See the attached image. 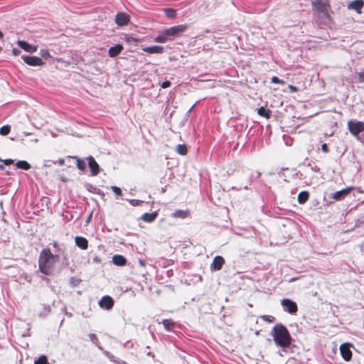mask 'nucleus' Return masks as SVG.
<instances>
[{"mask_svg": "<svg viewBox=\"0 0 364 364\" xmlns=\"http://www.w3.org/2000/svg\"><path fill=\"white\" fill-rule=\"evenodd\" d=\"M60 262L58 255L51 253L49 249L43 250L39 255L38 267L40 271L46 275L54 273Z\"/></svg>", "mask_w": 364, "mask_h": 364, "instance_id": "1", "label": "nucleus"}, {"mask_svg": "<svg viewBox=\"0 0 364 364\" xmlns=\"http://www.w3.org/2000/svg\"><path fill=\"white\" fill-rule=\"evenodd\" d=\"M274 343L282 348H287L291 344V338L287 328L282 324L278 323L274 326L271 333Z\"/></svg>", "mask_w": 364, "mask_h": 364, "instance_id": "2", "label": "nucleus"}, {"mask_svg": "<svg viewBox=\"0 0 364 364\" xmlns=\"http://www.w3.org/2000/svg\"><path fill=\"white\" fill-rule=\"evenodd\" d=\"M312 6L314 11L320 18H329L330 5L328 0H314Z\"/></svg>", "mask_w": 364, "mask_h": 364, "instance_id": "3", "label": "nucleus"}, {"mask_svg": "<svg viewBox=\"0 0 364 364\" xmlns=\"http://www.w3.org/2000/svg\"><path fill=\"white\" fill-rule=\"evenodd\" d=\"M187 28V26L184 24L174 26L166 30H165V35L168 36L169 40H172L173 38L179 36L183 33Z\"/></svg>", "mask_w": 364, "mask_h": 364, "instance_id": "4", "label": "nucleus"}, {"mask_svg": "<svg viewBox=\"0 0 364 364\" xmlns=\"http://www.w3.org/2000/svg\"><path fill=\"white\" fill-rule=\"evenodd\" d=\"M348 129L351 134L358 136L364 131V123L356 120H350L348 122Z\"/></svg>", "mask_w": 364, "mask_h": 364, "instance_id": "5", "label": "nucleus"}, {"mask_svg": "<svg viewBox=\"0 0 364 364\" xmlns=\"http://www.w3.org/2000/svg\"><path fill=\"white\" fill-rule=\"evenodd\" d=\"M281 305L284 310L290 314H296L298 311L296 304L289 299H284L281 301Z\"/></svg>", "mask_w": 364, "mask_h": 364, "instance_id": "6", "label": "nucleus"}, {"mask_svg": "<svg viewBox=\"0 0 364 364\" xmlns=\"http://www.w3.org/2000/svg\"><path fill=\"white\" fill-rule=\"evenodd\" d=\"M354 190L353 186H349L346 188H343L341 191H336L331 194V198L335 200H343L346 196H348L351 191Z\"/></svg>", "mask_w": 364, "mask_h": 364, "instance_id": "7", "label": "nucleus"}, {"mask_svg": "<svg viewBox=\"0 0 364 364\" xmlns=\"http://www.w3.org/2000/svg\"><path fill=\"white\" fill-rule=\"evenodd\" d=\"M22 59L27 65L31 66H43L44 65V62L39 57L23 55Z\"/></svg>", "mask_w": 364, "mask_h": 364, "instance_id": "8", "label": "nucleus"}, {"mask_svg": "<svg viewBox=\"0 0 364 364\" xmlns=\"http://www.w3.org/2000/svg\"><path fill=\"white\" fill-rule=\"evenodd\" d=\"M130 16L124 12H119L115 16L114 21L119 26H124L129 23Z\"/></svg>", "mask_w": 364, "mask_h": 364, "instance_id": "9", "label": "nucleus"}, {"mask_svg": "<svg viewBox=\"0 0 364 364\" xmlns=\"http://www.w3.org/2000/svg\"><path fill=\"white\" fill-rule=\"evenodd\" d=\"M89 168L90 169V173L92 176H97L100 172V166L95 159L90 156L87 158Z\"/></svg>", "mask_w": 364, "mask_h": 364, "instance_id": "10", "label": "nucleus"}, {"mask_svg": "<svg viewBox=\"0 0 364 364\" xmlns=\"http://www.w3.org/2000/svg\"><path fill=\"white\" fill-rule=\"evenodd\" d=\"M340 351L342 358L346 361H349L352 357V352L350 350V344L349 343H343L340 346Z\"/></svg>", "mask_w": 364, "mask_h": 364, "instance_id": "11", "label": "nucleus"}, {"mask_svg": "<svg viewBox=\"0 0 364 364\" xmlns=\"http://www.w3.org/2000/svg\"><path fill=\"white\" fill-rule=\"evenodd\" d=\"M17 44L25 51L28 53H34L37 50V46L28 43L24 41H18Z\"/></svg>", "mask_w": 364, "mask_h": 364, "instance_id": "12", "label": "nucleus"}, {"mask_svg": "<svg viewBox=\"0 0 364 364\" xmlns=\"http://www.w3.org/2000/svg\"><path fill=\"white\" fill-rule=\"evenodd\" d=\"M364 6V1L363 0H355L353 1L350 2L348 4V8L349 9L355 10L358 14L361 13V9Z\"/></svg>", "mask_w": 364, "mask_h": 364, "instance_id": "13", "label": "nucleus"}, {"mask_svg": "<svg viewBox=\"0 0 364 364\" xmlns=\"http://www.w3.org/2000/svg\"><path fill=\"white\" fill-rule=\"evenodd\" d=\"M99 305L102 308H105L106 309H109L113 306V300L110 296H104L99 301Z\"/></svg>", "mask_w": 364, "mask_h": 364, "instance_id": "14", "label": "nucleus"}, {"mask_svg": "<svg viewBox=\"0 0 364 364\" xmlns=\"http://www.w3.org/2000/svg\"><path fill=\"white\" fill-rule=\"evenodd\" d=\"M143 50L146 53H162L164 50V48L160 46H153L143 48Z\"/></svg>", "mask_w": 364, "mask_h": 364, "instance_id": "15", "label": "nucleus"}, {"mask_svg": "<svg viewBox=\"0 0 364 364\" xmlns=\"http://www.w3.org/2000/svg\"><path fill=\"white\" fill-rule=\"evenodd\" d=\"M75 245L82 250H86L88 246L87 239L82 237L77 236L75 238Z\"/></svg>", "mask_w": 364, "mask_h": 364, "instance_id": "16", "label": "nucleus"}, {"mask_svg": "<svg viewBox=\"0 0 364 364\" xmlns=\"http://www.w3.org/2000/svg\"><path fill=\"white\" fill-rule=\"evenodd\" d=\"M224 262L225 260L222 257L217 256L214 258L213 261L212 267L215 270H220L222 268Z\"/></svg>", "mask_w": 364, "mask_h": 364, "instance_id": "17", "label": "nucleus"}, {"mask_svg": "<svg viewBox=\"0 0 364 364\" xmlns=\"http://www.w3.org/2000/svg\"><path fill=\"white\" fill-rule=\"evenodd\" d=\"M122 49L123 46L121 44H117L109 49V55L112 58L115 57L121 53Z\"/></svg>", "mask_w": 364, "mask_h": 364, "instance_id": "18", "label": "nucleus"}, {"mask_svg": "<svg viewBox=\"0 0 364 364\" xmlns=\"http://www.w3.org/2000/svg\"><path fill=\"white\" fill-rule=\"evenodd\" d=\"M112 262L117 266H123L126 264V259L119 255H116L112 257Z\"/></svg>", "mask_w": 364, "mask_h": 364, "instance_id": "19", "label": "nucleus"}, {"mask_svg": "<svg viewBox=\"0 0 364 364\" xmlns=\"http://www.w3.org/2000/svg\"><path fill=\"white\" fill-rule=\"evenodd\" d=\"M157 215H158L157 212H154L151 213H144L141 216V219L145 222L151 223L156 218Z\"/></svg>", "mask_w": 364, "mask_h": 364, "instance_id": "20", "label": "nucleus"}, {"mask_svg": "<svg viewBox=\"0 0 364 364\" xmlns=\"http://www.w3.org/2000/svg\"><path fill=\"white\" fill-rule=\"evenodd\" d=\"M168 41H170L168 36L165 35V31L162 33H161L159 36H157L154 38V41L159 43H164L167 42Z\"/></svg>", "mask_w": 364, "mask_h": 364, "instance_id": "21", "label": "nucleus"}, {"mask_svg": "<svg viewBox=\"0 0 364 364\" xmlns=\"http://www.w3.org/2000/svg\"><path fill=\"white\" fill-rule=\"evenodd\" d=\"M309 193L306 191H302V192L299 193L298 195V202L300 204H303V203H306L309 198Z\"/></svg>", "mask_w": 364, "mask_h": 364, "instance_id": "22", "label": "nucleus"}, {"mask_svg": "<svg viewBox=\"0 0 364 364\" xmlns=\"http://www.w3.org/2000/svg\"><path fill=\"white\" fill-rule=\"evenodd\" d=\"M16 166L18 168L28 170L31 168V165L26 161H18L16 163Z\"/></svg>", "mask_w": 364, "mask_h": 364, "instance_id": "23", "label": "nucleus"}, {"mask_svg": "<svg viewBox=\"0 0 364 364\" xmlns=\"http://www.w3.org/2000/svg\"><path fill=\"white\" fill-rule=\"evenodd\" d=\"M257 113L259 115L264 117L267 119L269 118V117H270V111L269 109H265L263 107H259L258 109Z\"/></svg>", "mask_w": 364, "mask_h": 364, "instance_id": "24", "label": "nucleus"}, {"mask_svg": "<svg viewBox=\"0 0 364 364\" xmlns=\"http://www.w3.org/2000/svg\"><path fill=\"white\" fill-rule=\"evenodd\" d=\"M176 151L181 155H186L187 154V148L184 144H178L176 146Z\"/></svg>", "mask_w": 364, "mask_h": 364, "instance_id": "25", "label": "nucleus"}, {"mask_svg": "<svg viewBox=\"0 0 364 364\" xmlns=\"http://www.w3.org/2000/svg\"><path fill=\"white\" fill-rule=\"evenodd\" d=\"M165 14L170 18H174L176 16V11L173 9H164Z\"/></svg>", "mask_w": 364, "mask_h": 364, "instance_id": "26", "label": "nucleus"}, {"mask_svg": "<svg viewBox=\"0 0 364 364\" xmlns=\"http://www.w3.org/2000/svg\"><path fill=\"white\" fill-rule=\"evenodd\" d=\"M11 131V127L9 125H4L0 128V134L2 136L7 135Z\"/></svg>", "mask_w": 364, "mask_h": 364, "instance_id": "27", "label": "nucleus"}, {"mask_svg": "<svg viewBox=\"0 0 364 364\" xmlns=\"http://www.w3.org/2000/svg\"><path fill=\"white\" fill-rule=\"evenodd\" d=\"M76 165L80 171H85L86 166L85 162L83 160L76 158Z\"/></svg>", "mask_w": 364, "mask_h": 364, "instance_id": "28", "label": "nucleus"}, {"mask_svg": "<svg viewBox=\"0 0 364 364\" xmlns=\"http://www.w3.org/2000/svg\"><path fill=\"white\" fill-rule=\"evenodd\" d=\"M35 364H48L47 358L45 355H41L34 362Z\"/></svg>", "mask_w": 364, "mask_h": 364, "instance_id": "29", "label": "nucleus"}, {"mask_svg": "<svg viewBox=\"0 0 364 364\" xmlns=\"http://www.w3.org/2000/svg\"><path fill=\"white\" fill-rule=\"evenodd\" d=\"M188 215L187 211H176L173 213V217L175 218H186Z\"/></svg>", "mask_w": 364, "mask_h": 364, "instance_id": "30", "label": "nucleus"}, {"mask_svg": "<svg viewBox=\"0 0 364 364\" xmlns=\"http://www.w3.org/2000/svg\"><path fill=\"white\" fill-rule=\"evenodd\" d=\"M163 324L166 328L170 330L172 326L173 325V323L171 320L166 319L163 321Z\"/></svg>", "mask_w": 364, "mask_h": 364, "instance_id": "31", "label": "nucleus"}, {"mask_svg": "<svg viewBox=\"0 0 364 364\" xmlns=\"http://www.w3.org/2000/svg\"><path fill=\"white\" fill-rule=\"evenodd\" d=\"M40 55H41L42 58H44L46 59L50 57V53H49L48 50H47V49L41 50Z\"/></svg>", "mask_w": 364, "mask_h": 364, "instance_id": "32", "label": "nucleus"}, {"mask_svg": "<svg viewBox=\"0 0 364 364\" xmlns=\"http://www.w3.org/2000/svg\"><path fill=\"white\" fill-rule=\"evenodd\" d=\"M262 319L264 321H267V322H269V323H272L274 321V317L272 316H261Z\"/></svg>", "mask_w": 364, "mask_h": 364, "instance_id": "33", "label": "nucleus"}, {"mask_svg": "<svg viewBox=\"0 0 364 364\" xmlns=\"http://www.w3.org/2000/svg\"><path fill=\"white\" fill-rule=\"evenodd\" d=\"M112 191L117 195V196H121L122 195V191L121 189L117 186H112L111 187Z\"/></svg>", "mask_w": 364, "mask_h": 364, "instance_id": "34", "label": "nucleus"}, {"mask_svg": "<svg viewBox=\"0 0 364 364\" xmlns=\"http://www.w3.org/2000/svg\"><path fill=\"white\" fill-rule=\"evenodd\" d=\"M271 81H272V83H278V84H282V85L284 84V82L283 80H279L276 76L272 77V79H271Z\"/></svg>", "mask_w": 364, "mask_h": 364, "instance_id": "35", "label": "nucleus"}, {"mask_svg": "<svg viewBox=\"0 0 364 364\" xmlns=\"http://www.w3.org/2000/svg\"><path fill=\"white\" fill-rule=\"evenodd\" d=\"M171 85V82L169 81H165L161 84L162 88H167Z\"/></svg>", "mask_w": 364, "mask_h": 364, "instance_id": "36", "label": "nucleus"}, {"mask_svg": "<svg viewBox=\"0 0 364 364\" xmlns=\"http://www.w3.org/2000/svg\"><path fill=\"white\" fill-rule=\"evenodd\" d=\"M358 80L360 82H364V73H360L358 74Z\"/></svg>", "mask_w": 364, "mask_h": 364, "instance_id": "37", "label": "nucleus"}, {"mask_svg": "<svg viewBox=\"0 0 364 364\" xmlns=\"http://www.w3.org/2000/svg\"><path fill=\"white\" fill-rule=\"evenodd\" d=\"M3 161L5 165H9L14 163V160L11 159H5Z\"/></svg>", "mask_w": 364, "mask_h": 364, "instance_id": "38", "label": "nucleus"}, {"mask_svg": "<svg viewBox=\"0 0 364 364\" xmlns=\"http://www.w3.org/2000/svg\"><path fill=\"white\" fill-rule=\"evenodd\" d=\"M321 149L323 152L326 153L328 151V146L326 144H323L321 146Z\"/></svg>", "mask_w": 364, "mask_h": 364, "instance_id": "39", "label": "nucleus"}, {"mask_svg": "<svg viewBox=\"0 0 364 364\" xmlns=\"http://www.w3.org/2000/svg\"><path fill=\"white\" fill-rule=\"evenodd\" d=\"M289 89L291 92H295L297 91V87L294 85H289Z\"/></svg>", "mask_w": 364, "mask_h": 364, "instance_id": "40", "label": "nucleus"}, {"mask_svg": "<svg viewBox=\"0 0 364 364\" xmlns=\"http://www.w3.org/2000/svg\"><path fill=\"white\" fill-rule=\"evenodd\" d=\"M12 53L14 55H18L20 54L21 51H20V50H18L17 48H13Z\"/></svg>", "mask_w": 364, "mask_h": 364, "instance_id": "41", "label": "nucleus"}, {"mask_svg": "<svg viewBox=\"0 0 364 364\" xmlns=\"http://www.w3.org/2000/svg\"><path fill=\"white\" fill-rule=\"evenodd\" d=\"M354 189H355L359 193H363V190L360 187H354Z\"/></svg>", "mask_w": 364, "mask_h": 364, "instance_id": "42", "label": "nucleus"}, {"mask_svg": "<svg viewBox=\"0 0 364 364\" xmlns=\"http://www.w3.org/2000/svg\"><path fill=\"white\" fill-rule=\"evenodd\" d=\"M129 203L133 205H134L136 203L134 200H129Z\"/></svg>", "mask_w": 364, "mask_h": 364, "instance_id": "43", "label": "nucleus"}, {"mask_svg": "<svg viewBox=\"0 0 364 364\" xmlns=\"http://www.w3.org/2000/svg\"><path fill=\"white\" fill-rule=\"evenodd\" d=\"M3 36H4V35H3L2 32L0 31V38H2Z\"/></svg>", "mask_w": 364, "mask_h": 364, "instance_id": "44", "label": "nucleus"}, {"mask_svg": "<svg viewBox=\"0 0 364 364\" xmlns=\"http://www.w3.org/2000/svg\"><path fill=\"white\" fill-rule=\"evenodd\" d=\"M92 215L90 214L87 218V222L90 220V218H91Z\"/></svg>", "mask_w": 364, "mask_h": 364, "instance_id": "45", "label": "nucleus"}, {"mask_svg": "<svg viewBox=\"0 0 364 364\" xmlns=\"http://www.w3.org/2000/svg\"><path fill=\"white\" fill-rule=\"evenodd\" d=\"M2 168H3V166L0 165V169H2Z\"/></svg>", "mask_w": 364, "mask_h": 364, "instance_id": "46", "label": "nucleus"}, {"mask_svg": "<svg viewBox=\"0 0 364 364\" xmlns=\"http://www.w3.org/2000/svg\"><path fill=\"white\" fill-rule=\"evenodd\" d=\"M51 135H52L53 136H55V134H54L53 132H51Z\"/></svg>", "mask_w": 364, "mask_h": 364, "instance_id": "47", "label": "nucleus"}]
</instances>
